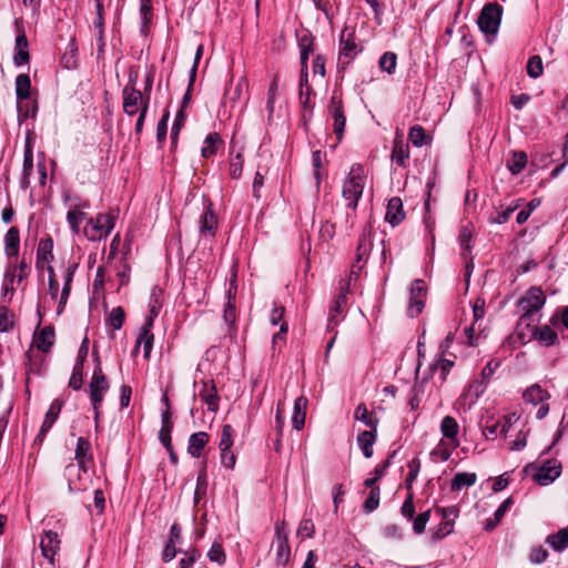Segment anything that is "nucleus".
I'll list each match as a JSON object with an SVG mask.
<instances>
[{
	"label": "nucleus",
	"instance_id": "19",
	"mask_svg": "<svg viewBox=\"0 0 568 568\" xmlns=\"http://www.w3.org/2000/svg\"><path fill=\"white\" fill-rule=\"evenodd\" d=\"M93 28L95 30V39L98 44V59H102L105 53V19L104 9L101 7L99 11H95V18L93 20Z\"/></svg>",
	"mask_w": 568,
	"mask_h": 568
},
{
	"label": "nucleus",
	"instance_id": "50",
	"mask_svg": "<svg viewBox=\"0 0 568 568\" xmlns=\"http://www.w3.org/2000/svg\"><path fill=\"white\" fill-rule=\"evenodd\" d=\"M389 468V459H385L384 462H382L381 464H378L373 473H372V477L369 478H366L364 480V486L365 487H377L376 486V483L385 476L387 469Z\"/></svg>",
	"mask_w": 568,
	"mask_h": 568
},
{
	"label": "nucleus",
	"instance_id": "22",
	"mask_svg": "<svg viewBox=\"0 0 568 568\" xmlns=\"http://www.w3.org/2000/svg\"><path fill=\"white\" fill-rule=\"evenodd\" d=\"M372 232H373L372 226L369 224H366L363 226L361 235H359L355 257H357L358 261H363V263L367 262L369 253L373 247Z\"/></svg>",
	"mask_w": 568,
	"mask_h": 568
},
{
	"label": "nucleus",
	"instance_id": "38",
	"mask_svg": "<svg viewBox=\"0 0 568 568\" xmlns=\"http://www.w3.org/2000/svg\"><path fill=\"white\" fill-rule=\"evenodd\" d=\"M31 81L29 74L21 73L16 78L17 101H24L30 98Z\"/></svg>",
	"mask_w": 568,
	"mask_h": 568
},
{
	"label": "nucleus",
	"instance_id": "3",
	"mask_svg": "<svg viewBox=\"0 0 568 568\" xmlns=\"http://www.w3.org/2000/svg\"><path fill=\"white\" fill-rule=\"evenodd\" d=\"M365 185L364 170L361 164H354L344 181L342 196L348 209L355 210Z\"/></svg>",
	"mask_w": 568,
	"mask_h": 568
},
{
	"label": "nucleus",
	"instance_id": "26",
	"mask_svg": "<svg viewBox=\"0 0 568 568\" xmlns=\"http://www.w3.org/2000/svg\"><path fill=\"white\" fill-rule=\"evenodd\" d=\"M376 437L377 429L363 430L357 435L356 442L365 458L373 456Z\"/></svg>",
	"mask_w": 568,
	"mask_h": 568
},
{
	"label": "nucleus",
	"instance_id": "41",
	"mask_svg": "<svg viewBox=\"0 0 568 568\" xmlns=\"http://www.w3.org/2000/svg\"><path fill=\"white\" fill-rule=\"evenodd\" d=\"M407 467H408V473L405 478V488H406L407 493H414L413 484L417 479L418 474L420 471V467H422L420 459L418 457L412 458L407 463Z\"/></svg>",
	"mask_w": 568,
	"mask_h": 568
},
{
	"label": "nucleus",
	"instance_id": "46",
	"mask_svg": "<svg viewBox=\"0 0 568 568\" xmlns=\"http://www.w3.org/2000/svg\"><path fill=\"white\" fill-rule=\"evenodd\" d=\"M453 366V361L447 358H439L436 363L429 365V375H433L435 372L439 371V381L440 383H444Z\"/></svg>",
	"mask_w": 568,
	"mask_h": 568
},
{
	"label": "nucleus",
	"instance_id": "14",
	"mask_svg": "<svg viewBox=\"0 0 568 568\" xmlns=\"http://www.w3.org/2000/svg\"><path fill=\"white\" fill-rule=\"evenodd\" d=\"M524 331L526 333L525 338L527 337L528 341L534 338L546 347L554 346L556 343H558L557 333L548 325L538 327L530 323V327H524Z\"/></svg>",
	"mask_w": 568,
	"mask_h": 568
},
{
	"label": "nucleus",
	"instance_id": "27",
	"mask_svg": "<svg viewBox=\"0 0 568 568\" xmlns=\"http://www.w3.org/2000/svg\"><path fill=\"white\" fill-rule=\"evenodd\" d=\"M91 443L88 438L80 436L77 440L75 460L80 469L85 470L88 462L92 460Z\"/></svg>",
	"mask_w": 568,
	"mask_h": 568
},
{
	"label": "nucleus",
	"instance_id": "59",
	"mask_svg": "<svg viewBox=\"0 0 568 568\" xmlns=\"http://www.w3.org/2000/svg\"><path fill=\"white\" fill-rule=\"evenodd\" d=\"M315 94L313 88L302 89L298 92L300 103L304 111H308L311 114L313 113L314 103H312L311 98Z\"/></svg>",
	"mask_w": 568,
	"mask_h": 568
},
{
	"label": "nucleus",
	"instance_id": "36",
	"mask_svg": "<svg viewBox=\"0 0 568 568\" xmlns=\"http://www.w3.org/2000/svg\"><path fill=\"white\" fill-rule=\"evenodd\" d=\"M546 544L556 551L565 550L568 547V526L558 530L556 534L549 535L546 538Z\"/></svg>",
	"mask_w": 568,
	"mask_h": 568
},
{
	"label": "nucleus",
	"instance_id": "57",
	"mask_svg": "<svg viewBox=\"0 0 568 568\" xmlns=\"http://www.w3.org/2000/svg\"><path fill=\"white\" fill-rule=\"evenodd\" d=\"M13 314L10 312V310L7 306L1 305L0 306V332H9L11 328H13Z\"/></svg>",
	"mask_w": 568,
	"mask_h": 568
},
{
	"label": "nucleus",
	"instance_id": "62",
	"mask_svg": "<svg viewBox=\"0 0 568 568\" xmlns=\"http://www.w3.org/2000/svg\"><path fill=\"white\" fill-rule=\"evenodd\" d=\"M207 557L211 561L217 562L219 565H223L226 560V555L224 552V549L221 544L213 542Z\"/></svg>",
	"mask_w": 568,
	"mask_h": 568
},
{
	"label": "nucleus",
	"instance_id": "45",
	"mask_svg": "<svg viewBox=\"0 0 568 568\" xmlns=\"http://www.w3.org/2000/svg\"><path fill=\"white\" fill-rule=\"evenodd\" d=\"M408 138L412 144L416 148H420L429 143L425 129L419 124H415L409 129Z\"/></svg>",
	"mask_w": 568,
	"mask_h": 568
},
{
	"label": "nucleus",
	"instance_id": "30",
	"mask_svg": "<svg viewBox=\"0 0 568 568\" xmlns=\"http://www.w3.org/2000/svg\"><path fill=\"white\" fill-rule=\"evenodd\" d=\"M20 247V232L16 226L10 227L4 235V252L10 258L18 256Z\"/></svg>",
	"mask_w": 568,
	"mask_h": 568
},
{
	"label": "nucleus",
	"instance_id": "60",
	"mask_svg": "<svg viewBox=\"0 0 568 568\" xmlns=\"http://www.w3.org/2000/svg\"><path fill=\"white\" fill-rule=\"evenodd\" d=\"M400 515L409 521L415 515L414 493H407V496L400 507Z\"/></svg>",
	"mask_w": 568,
	"mask_h": 568
},
{
	"label": "nucleus",
	"instance_id": "16",
	"mask_svg": "<svg viewBox=\"0 0 568 568\" xmlns=\"http://www.w3.org/2000/svg\"><path fill=\"white\" fill-rule=\"evenodd\" d=\"M61 540L58 532L53 530H44L40 538V548L42 556L54 564V557L60 550Z\"/></svg>",
	"mask_w": 568,
	"mask_h": 568
},
{
	"label": "nucleus",
	"instance_id": "17",
	"mask_svg": "<svg viewBox=\"0 0 568 568\" xmlns=\"http://www.w3.org/2000/svg\"><path fill=\"white\" fill-rule=\"evenodd\" d=\"M63 405H64V400H62L60 398H55L51 403L48 412L45 413V416H44L43 423L39 429V433L36 437V442L41 443L44 439L45 435L51 429V427L53 426L55 420L58 419Z\"/></svg>",
	"mask_w": 568,
	"mask_h": 568
},
{
	"label": "nucleus",
	"instance_id": "2",
	"mask_svg": "<svg viewBox=\"0 0 568 568\" xmlns=\"http://www.w3.org/2000/svg\"><path fill=\"white\" fill-rule=\"evenodd\" d=\"M523 473L530 476L537 485L548 486L560 476L561 464L557 459H547L541 464L530 463L524 467Z\"/></svg>",
	"mask_w": 568,
	"mask_h": 568
},
{
	"label": "nucleus",
	"instance_id": "31",
	"mask_svg": "<svg viewBox=\"0 0 568 568\" xmlns=\"http://www.w3.org/2000/svg\"><path fill=\"white\" fill-rule=\"evenodd\" d=\"M53 258V240L50 236L41 239L37 248V267H42V263H49Z\"/></svg>",
	"mask_w": 568,
	"mask_h": 568
},
{
	"label": "nucleus",
	"instance_id": "44",
	"mask_svg": "<svg viewBox=\"0 0 568 568\" xmlns=\"http://www.w3.org/2000/svg\"><path fill=\"white\" fill-rule=\"evenodd\" d=\"M397 65V55L395 52L386 51L378 60V68L381 71L388 74H394Z\"/></svg>",
	"mask_w": 568,
	"mask_h": 568
},
{
	"label": "nucleus",
	"instance_id": "40",
	"mask_svg": "<svg viewBox=\"0 0 568 568\" xmlns=\"http://www.w3.org/2000/svg\"><path fill=\"white\" fill-rule=\"evenodd\" d=\"M527 165V154L524 151H514L507 161V168L513 175L519 174Z\"/></svg>",
	"mask_w": 568,
	"mask_h": 568
},
{
	"label": "nucleus",
	"instance_id": "63",
	"mask_svg": "<svg viewBox=\"0 0 568 568\" xmlns=\"http://www.w3.org/2000/svg\"><path fill=\"white\" fill-rule=\"evenodd\" d=\"M169 119L170 112L165 110L156 125V140L160 144L164 143L166 139Z\"/></svg>",
	"mask_w": 568,
	"mask_h": 568
},
{
	"label": "nucleus",
	"instance_id": "20",
	"mask_svg": "<svg viewBox=\"0 0 568 568\" xmlns=\"http://www.w3.org/2000/svg\"><path fill=\"white\" fill-rule=\"evenodd\" d=\"M30 53H29V41L24 33V31H20L14 41V54H13V63L16 67H21L23 64L29 63Z\"/></svg>",
	"mask_w": 568,
	"mask_h": 568
},
{
	"label": "nucleus",
	"instance_id": "51",
	"mask_svg": "<svg viewBox=\"0 0 568 568\" xmlns=\"http://www.w3.org/2000/svg\"><path fill=\"white\" fill-rule=\"evenodd\" d=\"M429 519H430V509L422 511L417 516L414 515L413 519L409 520L413 525L414 534L422 535L425 531L426 525L429 521Z\"/></svg>",
	"mask_w": 568,
	"mask_h": 568
},
{
	"label": "nucleus",
	"instance_id": "47",
	"mask_svg": "<svg viewBox=\"0 0 568 568\" xmlns=\"http://www.w3.org/2000/svg\"><path fill=\"white\" fill-rule=\"evenodd\" d=\"M207 491V476L205 467H203L196 478V486L194 490V504H199L202 498L205 497Z\"/></svg>",
	"mask_w": 568,
	"mask_h": 568
},
{
	"label": "nucleus",
	"instance_id": "33",
	"mask_svg": "<svg viewBox=\"0 0 568 568\" xmlns=\"http://www.w3.org/2000/svg\"><path fill=\"white\" fill-rule=\"evenodd\" d=\"M473 226L471 224L463 225L458 234V243L462 247V256L466 258L471 254L473 250Z\"/></svg>",
	"mask_w": 568,
	"mask_h": 568
},
{
	"label": "nucleus",
	"instance_id": "11",
	"mask_svg": "<svg viewBox=\"0 0 568 568\" xmlns=\"http://www.w3.org/2000/svg\"><path fill=\"white\" fill-rule=\"evenodd\" d=\"M217 230V216L214 213L213 203L204 202L203 212L199 219V232L202 237L214 239Z\"/></svg>",
	"mask_w": 568,
	"mask_h": 568
},
{
	"label": "nucleus",
	"instance_id": "13",
	"mask_svg": "<svg viewBox=\"0 0 568 568\" xmlns=\"http://www.w3.org/2000/svg\"><path fill=\"white\" fill-rule=\"evenodd\" d=\"M276 555L275 562L277 566H285L291 557V548L288 545V531L285 528V524L282 523L276 525Z\"/></svg>",
	"mask_w": 568,
	"mask_h": 568
},
{
	"label": "nucleus",
	"instance_id": "23",
	"mask_svg": "<svg viewBox=\"0 0 568 568\" xmlns=\"http://www.w3.org/2000/svg\"><path fill=\"white\" fill-rule=\"evenodd\" d=\"M406 217L403 209V201L398 196H394L388 201L385 214V221L392 226L399 225Z\"/></svg>",
	"mask_w": 568,
	"mask_h": 568
},
{
	"label": "nucleus",
	"instance_id": "4",
	"mask_svg": "<svg viewBox=\"0 0 568 568\" xmlns=\"http://www.w3.org/2000/svg\"><path fill=\"white\" fill-rule=\"evenodd\" d=\"M362 51L363 47L356 42L355 30L345 27L339 36L338 65L345 69Z\"/></svg>",
	"mask_w": 568,
	"mask_h": 568
},
{
	"label": "nucleus",
	"instance_id": "15",
	"mask_svg": "<svg viewBox=\"0 0 568 568\" xmlns=\"http://www.w3.org/2000/svg\"><path fill=\"white\" fill-rule=\"evenodd\" d=\"M426 292L425 282L423 280H415L413 281L410 288H409V305L407 313L410 317L418 316L423 308H424V302L423 296Z\"/></svg>",
	"mask_w": 568,
	"mask_h": 568
},
{
	"label": "nucleus",
	"instance_id": "5",
	"mask_svg": "<svg viewBox=\"0 0 568 568\" xmlns=\"http://www.w3.org/2000/svg\"><path fill=\"white\" fill-rule=\"evenodd\" d=\"M503 12V7L497 2L485 4L477 20L480 31L486 36H496L500 27Z\"/></svg>",
	"mask_w": 568,
	"mask_h": 568
},
{
	"label": "nucleus",
	"instance_id": "35",
	"mask_svg": "<svg viewBox=\"0 0 568 568\" xmlns=\"http://www.w3.org/2000/svg\"><path fill=\"white\" fill-rule=\"evenodd\" d=\"M477 475L475 473H457L452 479L450 489L452 491H459L463 488H467L475 485Z\"/></svg>",
	"mask_w": 568,
	"mask_h": 568
},
{
	"label": "nucleus",
	"instance_id": "58",
	"mask_svg": "<svg viewBox=\"0 0 568 568\" xmlns=\"http://www.w3.org/2000/svg\"><path fill=\"white\" fill-rule=\"evenodd\" d=\"M125 318L124 310L121 306H116L112 308L109 315V323L113 327V329L118 331L122 327Z\"/></svg>",
	"mask_w": 568,
	"mask_h": 568
},
{
	"label": "nucleus",
	"instance_id": "8",
	"mask_svg": "<svg viewBox=\"0 0 568 568\" xmlns=\"http://www.w3.org/2000/svg\"><path fill=\"white\" fill-rule=\"evenodd\" d=\"M97 363L93 374L89 384L91 404H101L104 394L109 390V382L102 372L101 361L97 352L93 353Z\"/></svg>",
	"mask_w": 568,
	"mask_h": 568
},
{
	"label": "nucleus",
	"instance_id": "32",
	"mask_svg": "<svg viewBox=\"0 0 568 568\" xmlns=\"http://www.w3.org/2000/svg\"><path fill=\"white\" fill-rule=\"evenodd\" d=\"M354 418L356 420L362 422L364 425L369 427L371 429H377L378 418L374 413H369L366 405L361 403L356 406L354 410Z\"/></svg>",
	"mask_w": 568,
	"mask_h": 568
},
{
	"label": "nucleus",
	"instance_id": "10",
	"mask_svg": "<svg viewBox=\"0 0 568 568\" xmlns=\"http://www.w3.org/2000/svg\"><path fill=\"white\" fill-rule=\"evenodd\" d=\"M349 291V280L339 282V292L333 301L329 308L327 329L332 331L334 325H337L339 315H343L347 304V293Z\"/></svg>",
	"mask_w": 568,
	"mask_h": 568
},
{
	"label": "nucleus",
	"instance_id": "56",
	"mask_svg": "<svg viewBox=\"0 0 568 568\" xmlns=\"http://www.w3.org/2000/svg\"><path fill=\"white\" fill-rule=\"evenodd\" d=\"M223 320H224L225 324H227V326H229V332L231 333L233 331L234 333H236V327H235L236 308H235L234 302H230V303L225 304L224 312H223Z\"/></svg>",
	"mask_w": 568,
	"mask_h": 568
},
{
	"label": "nucleus",
	"instance_id": "18",
	"mask_svg": "<svg viewBox=\"0 0 568 568\" xmlns=\"http://www.w3.org/2000/svg\"><path fill=\"white\" fill-rule=\"evenodd\" d=\"M484 390L485 386L481 382L476 381L469 384L457 399V405L465 412L469 410L471 406L478 400Z\"/></svg>",
	"mask_w": 568,
	"mask_h": 568
},
{
	"label": "nucleus",
	"instance_id": "34",
	"mask_svg": "<svg viewBox=\"0 0 568 568\" xmlns=\"http://www.w3.org/2000/svg\"><path fill=\"white\" fill-rule=\"evenodd\" d=\"M409 158V146L400 140H395L392 151V161L398 166L405 168Z\"/></svg>",
	"mask_w": 568,
	"mask_h": 568
},
{
	"label": "nucleus",
	"instance_id": "48",
	"mask_svg": "<svg viewBox=\"0 0 568 568\" xmlns=\"http://www.w3.org/2000/svg\"><path fill=\"white\" fill-rule=\"evenodd\" d=\"M371 491L363 503V511L365 514H371L376 510L379 506L381 499V488L379 487H369Z\"/></svg>",
	"mask_w": 568,
	"mask_h": 568
},
{
	"label": "nucleus",
	"instance_id": "6",
	"mask_svg": "<svg viewBox=\"0 0 568 568\" xmlns=\"http://www.w3.org/2000/svg\"><path fill=\"white\" fill-rule=\"evenodd\" d=\"M327 111L334 121L333 131L336 134L337 142L339 143L343 140L344 130L346 125L344 103L342 99V92L339 90H334L332 92V95L327 104Z\"/></svg>",
	"mask_w": 568,
	"mask_h": 568
},
{
	"label": "nucleus",
	"instance_id": "7",
	"mask_svg": "<svg viewBox=\"0 0 568 568\" xmlns=\"http://www.w3.org/2000/svg\"><path fill=\"white\" fill-rule=\"evenodd\" d=\"M114 227V216L110 214H98L88 221L84 227V235L89 241H99L106 237Z\"/></svg>",
	"mask_w": 568,
	"mask_h": 568
},
{
	"label": "nucleus",
	"instance_id": "29",
	"mask_svg": "<svg viewBox=\"0 0 568 568\" xmlns=\"http://www.w3.org/2000/svg\"><path fill=\"white\" fill-rule=\"evenodd\" d=\"M55 341L54 328L51 325L44 326L36 336V345L42 353H48Z\"/></svg>",
	"mask_w": 568,
	"mask_h": 568
},
{
	"label": "nucleus",
	"instance_id": "49",
	"mask_svg": "<svg viewBox=\"0 0 568 568\" xmlns=\"http://www.w3.org/2000/svg\"><path fill=\"white\" fill-rule=\"evenodd\" d=\"M18 121L23 122L28 118H34L38 111V106L33 102L17 101Z\"/></svg>",
	"mask_w": 568,
	"mask_h": 568
},
{
	"label": "nucleus",
	"instance_id": "43",
	"mask_svg": "<svg viewBox=\"0 0 568 568\" xmlns=\"http://www.w3.org/2000/svg\"><path fill=\"white\" fill-rule=\"evenodd\" d=\"M33 171V145L30 134L27 135L23 148L22 174L31 175Z\"/></svg>",
	"mask_w": 568,
	"mask_h": 568
},
{
	"label": "nucleus",
	"instance_id": "28",
	"mask_svg": "<svg viewBox=\"0 0 568 568\" xmlns=\"http://www.w3.org/2000/svg\"><path fill=\"white\" fill-rule=\"evenodd\" d=\"M459 425L453 416H445L440 422L442 435L449 439L455 446L459 445L458 440Z\"/></svg>",
	"mask_w": 568,
	"mask_h": 568
},
{
	"label": "nucleus",
	"instance_id": "25",
	"mask_svg": "<svg viewBox=\"0 0 568 568\" xmlns=\"http://www.w3.org/2000/svg\"><path fill=\"white\" fill-rule=\"evenodd\" d=\"M308 400L305 396H300L294 400L292 425L296 430H301L305 425L306 408Z\"/></svg>",
	"mask_w": 568,
	"mask_h": 568
},
{
	"label": "nucleus",
	"instance_id": "37",
	"mask_svg": "<svg viewBox=\"0 0 568 568\" xmlns=\"http://www.w3.org/2000/svg\"><path fill=\"white\" fill-rule=\"evenodd\" d=\"M220 143H222V140L217 132L209 133L201 149V155L206 159L214 156L217 152V145Z\"/></svg>",
	"mask_w": 568,
	"mask_h": 568
},
{
	"label": "nucleus",
	"instance_id": "61",
	"mask_svg": "<svg viewBox=\"0 0 568 568\" xmlns=\"http://www.w3.org/2000/svg\"><path fill=\"white\" fill-rule=\"evenodd\" d=\"M85 219V212L81 210H70L67 213V221L74 233L79 232V224Z\"/></svg>",
	"mask_w": 568,
	"mask_h": 568
},
{
	"label": "nucleus",
	"instance_id": "9",
	"mask_svg": "<svg viewBox=\"0 0 568 568\" xmlns=\"http://www.w3.org/2000/svg\"><path fill=\"white\" fill-rule=\"evenodd\" d=\"M122 100L123 112L129 116L138 114L144 103L146 108L150 105V97H144L141 90L132 85H125L122 89Z\"/></svg>",
	"mask_w": 568,
	"mask_h": 568
},
{
	"label": "nucleus",
	"instance_id": "1",
	"mask_svg": "<svg viewBox=\"0 0 568 568\" xmlns=\"http://www.w3.org/2000/svg\"><path fill=\"white\" fill-rule=\"evenodd\" d=\"M545 302L546 296L544 292L536 286L530 287L525 295L518 300L517 304L523 314L517 323L516 331L523 342L526 336L524 327L529 328L530 323L539 321V318H536V315L544 307Z\"/></svg>",
	"mask_w": 568,
	"mask_h": 568
},
{
	"label": "nucleus",
	"instance_id": "55",
	"mask_svg": "<svg viewBox=\"0 0 568 568\" xmlns=\"http://www.w3.org/2000/svg\"><path fill=\"white\" fill-rule=\"evenodd\" d=\"M233 428L230 424H225L222 427L221 438L219 443L220 452H225L233 446Z\"/></svg>",
	"mask_w": 568,
	"mask_h": 568
},
{
	"label": "nucleus",
	"instance_id": "24",
	"mask_svg": "<svg viewBox=\"0 0 568 568\" xmlns=\"http://www.w3.org/2000/svg\"><path fill=\"white\" fill-rule=\"evenodd\" d=\"M210 436L206 432H196L193 433L187 443V453L194 457L199 458L202 455L203 449L207 445Z\"/></svg>",
	"mask_w": 568,
	"mask_h": 568
},
{
	"label": "nucleus",
	"instance_id": "21",
	"mask_svg": "<svg viewBox=\"0 0 568 568\" xmlns=\"http://www.w3.org/2000/svg\"><path fill=\"white\" fill-rule=\"evenodd\" d=\"M199 396L207 405L209 410L217 412L220 397L214 381H203Z\"/></svg>",
	"mask_w": 568,
	"mask_h": 568
},
{
	"label": "nucleus",
	"instance_id": "54",
	"mask_svg": "<svg viewBox=\"0 0 568 568\" xmlns=\"http://www.w3.org/2000/svg\"><path fill=\"white\" fill-rule=\"evenodd\" d=\"M243 164V155L240 152H237L235 155H231L229 173L232 179L237 180L241 178Z\"/></svg>",
	"mask_w": 568,
	"mask_h": 568
},
{
	"label": "nucleus",
	"instance_id": "42",
	"mask_svg": "<svg viewBox=\"0 0 568 568\" xmlns=\"http://www.w3.org/2000/svg\"><path fill=\"white\" fill-rule=\"evenodd\" d=\"M154 335L148 329H141L139 337L135 343L134 352H138L139 347L143 345V356L149 358L153 348Z\"/></svg>",
	"mask_w": 568,
	"mask_h": 568
},
{
	"label": "nucleus",
	"instance_id": "64",
	"mask_svg": "<svg viewBox=\"0 0 568 568\" xmlns=\"http://www.w3.org/2000/svg\"><path fill=\"white\" fill-rule=\"evenodd\" d=\"M548 558V551L541 547V546H536V547H532L531 550H530V554H529V560L531 564L534 565H540L542 562H545Z\"/></svg>",
	"mask_w": 568,
	"mask_h": 568
},
{
	"label": "nucleus",
	"instance_id": "52",
	"mask_svg": "<svg viewBox=\"0 0 568 568\" xmlns=\"http://www.w3.org/2000/svg\"><path fill=\"white\" fill-rule=\"evenodd\" d=\"M454 520H442L440 524L432 530V538L435 541L442 540L454 531Z\"/></svg>",
	"mask_w": 568,
	"mask_h": 568
},
{
	"label": "nucleus",
	"instance_id": "39",
	"mask_svg": "<svg viewBox=\"0 0 568 568\" xmlns=\"http://www.w3.org/2000/svg\"><path fill=\"white\" fill-rule=\"evenodd\" d=\"M523 398L526 403L537 405L539 403H542L545 399L549 398V394L539 385H532L524 392Z\"/></svg>",
	"mask_w": 568,
	"mask_h": 568
},
{
	"label": "nucleus",
	"instance_id": "53",
	"mask_svg": "<svg viewBox=\"0 0 568 568\" xmlns=\"http://www.w3.org/2000/svg\"><path fill=\"white\" fill-rule=\"evenodd\" d=\"M527 74L532 79L539 78L544 72L542 60L539 55H532L527 62Z\"/></svg>",
	"mask_w": 568,
	"mask_h": 568
},
{
	"label": "nucleus",
	"instance_id": "12",
	"mask_svg": "<svg viewBox=\"0 0 568 568\" xmlns=\"http://www.w3.org/2000/svg\"><path fill=\"white\" fill-rule=\"evenodd\" d=\"M89 354V338L85 336L79 347L78 356L69 381V387L80 390L83 385V364Z\"/></svg>",
	"mask_w": 568,
	"mask_h": 568
}]
</instances>
